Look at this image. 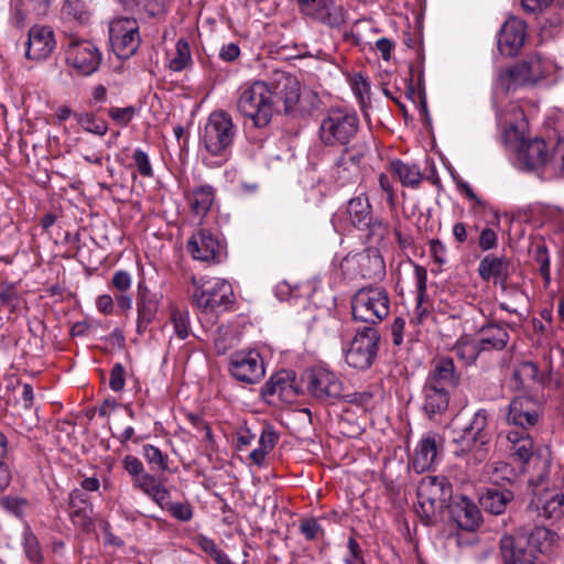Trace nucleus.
I'll return each instance as SVG.
<instances>
[{"instance_id":"nucleus-11","label":"nucleus","mask_w":564,"mask_h":564,"mask_svg":"<svg viewBox=\"0 0 564 564\" xmlns=\"http://www.w3.org/2000/svg\"><path fill=\"white\" fill-rule=\"evenodd\" d=\"M366 142L355 143L344 148L328 173L329 182L336 187L355 184L360 176V164L368 152Z\"/></svg>"},{"instance_id":"nucleus-48","label":"nucleus","mask_w":564,"mask_h":564,"mask_svg":"<svg viewBox=\"0 0 564 564\" xmlns=\"http://www.w3.org/2000/svg\"><path fill=\"white\" fill-rule=\"evenodd\" d=\"M22 544L24 549V553L29 561L32 563H41L43 560L42 550L40 543L30 529V527H25L22 534Z\"/></svg>"},{"instance_id":"nucleus-15","label":"nucleus","mask_w":564,"mask_h":564,"mask_svg":"<svg viewBox=\"0 0 564 564\" xmlns=\"http://www.w3.org/2000/svg\"><path fill=\"white\" fill-rule=\"evenodd\" d=\"M306 389L317 401L332 403L343 398L344 383L335 372L318 367L307 372Z\"/></svg>"},{"instance_id":"nucleus-38","label":"nucleus","mask_w":564,"mask_h":564,"mask_svg":"<svg viewBox=\"0 0 564 564\" xmlns=\"http://www.w3.org/2000/svg\"><path fill=\"white\" fill-rule=\"evenodd\" d=\"M300 83L296 78L288 76L284 78L280 90L274 94L275 106L281 101L286 115L294 113L300 101Z\"/></svg>"},{"instance_id":"nucleus-26","label":"nucleus","mask_w":564,"mask_h":564,"mask_svg":"<svg viewBox=\"0 0 564 564\" xmlns=\"http://www.w3.org/2000/svg\"><path fill=\"white\" fill-rule=\"evenodd\" d=\"M500 440H506L507 451L516 460L525 465L534 453V442L527 431L510 430L499 435Z\"/></svg>"},{"instance_id":"nucleus-18","label":"nucleus","mask_w":564,"mask_h":564,"mask_svg":"<svg viewBox=\"0 0 564 564\" xmlns=\"http://www.w3.org/2000/svg\"><path fill=\"white\" fill-rule=\"evenodd\" d=\"M163 300L162 292L152 291L143 281L137 289V333L143 335L155 319Z\"/></svg>"},{"instance_id":"nucleus-61","label":"nucleus","mask_w":564,"mask_h":564,"mask_svg":"<svg viewBox=\"0 0 564 564\" xmlns=\"http://www.w3.org/2000/svg\"><path fill=\"white\" fill-rule=\"evenodd\" d=\"M535 260L540 264V272L546 282L550 281V259L547 251L544 247L536 249Z\"/></svg>"},{"instance_id":"nucleus-14","label":"nucleus","mask_w":564,"mask_h":564,"mask_svg":"<svg viewBox=\"0 0 564 564\" xmlns=\"http://www.w3.org/2000/svg\"><path fill=\"white\" fill-rule=\"evenodd\" d=\"M109 41L118 58L132 56L140 45L138 21L133 18L113 19L109 25Z\"/></svg>"},{"instance_id":"nucleus-23","label":"nucleus","mask_w":564,"mask_h":564,"mask_svg":"<svg viewBox=\"0 0 564 564\" xmlns=\"http://www.w3.org/2000/svg\"><path fill=\"white\" fill-rule=\"evenodd\" d=\"M55 47L54 33L48 26L35 25L29 31L26 57L41 61L47 58Z\"/></svg>"},{"instance_id":"nucleus-55","label":"nucleus","mask_w":564,"mask_h":564,"mask_svg":"<svg viewBox=\"0 0 564 564\" xmlns=\"http://www.w3.org/2000/svg\"><path fill=\"white\" fill-rule=\"evenodd\" d=\"M122 465L124 470L131 476V481H134L135 478L145 471L142 462L133 455H126Z\"/></svg>"},{"instance_id":"nucleus-31","label":"nucleus","mask_w":564,"mask_h":564,"mask_svg":"<svg viewBox=\"0 0 564 564\" xmlns=\"http://www.w3.org/2000/svg\"><path fill=\"white\" fill-rule=\"evenodd\" d=\"M489 445L480 446L478 436L463 430L459 438L455 440L454 454L456 456H467V462L474 464L481 463L487 458Z\"/></svg>"},{"instance_id":"nucleus-17","label":"nucleus","mask_w":564,"mask_h":564,"mask_svg":"<svg viewBox=\"0 0 564 564\" xmlns=\"http://www.w3.org/2000/svg\"><path fill=\"white\" fill-rule=\"evenodd\" d=\"M187 251L195 260L220 262L226 254V247L210 230L199 229L188 239Z\"/></svg>"},{"instance_id":"nucleus-22","label":"nucleus","mask_w":564,"mask_h":564,"mask_svg":"<svg viewBox=\"0 0 564 564\" xmlns=\"http://www.w3.org/2000/svg\"><path fill=\"white\" fill-rule=\"evenodd\" d=\"M540 419V405L532 398L519 395L509 404L507 422L521 427L522 431L534 426Z\"/></svg>"},{"instance_id":"nucleus-42","label":"nucleus","mask_w":564,"mask_h":564,"mask_svg":"<svg viewBox=\"0 0 564 564\" xmlns=\"http://www.w3.org/2000/svg\"><path fill=\"white\" fill-rule=\"evenodd\" d=\"M489 413L485 409H479L474 413L470 422L464 427V431L478 436L480 446L489 445L490 435L488 433Z\"/></svg>"},{"instance_id":"nucleus-34","label":"nucleus","mask_w":564,"mask_h":564,"mask_svg":"<svg viewBox=\"0 0 564 564\" xmlns=\"http://www.w3.org/2000/svg\"><path fill=\"white\" fill-rule=\"evenodd\" d=\"M423 397V409L430 419H434L436 415H441L447 410L451 391H446L444 388H434L431 384H424Z\"/></svg>"},{"instance_id":"nucleus-46","label":"nucleus","mask_w":564,"mask_h":564,"mask_svg":"<svg viewBox=\"0 0 564 564\" xmlns=\"http://www.w3.org/2000/svg\"><path fill=\"white\" fill-rule=\"evenodd\" d=\"M62 17L84 24L89 20V11L82 0H65L62 6Z\"/></svg>"},{"instance_id":"nucleus-63","label":"nucleus","mask_w":564,"mask_h":564,"mask_svg":"<svg viewBox=\"0 0 564 564\" xmlns=\"http://www.w3.org/2000/svg\"><path fill=\"white\" fill-rule=\"evenodd\" d=\"M406 97L413 102H419L422 110L426 111V97L424 88L421 86L415 88L412 83H410L406 88Z\"/></svg>"},{"instance_id":"nucleus-6","label":"nucleus","mask_w":564,"mask_h":564,"mask_svg":"<svg viewBox=\"0 0 564 564\" xmlns=\"http://www.w3.org/2000/svg\"><path fill=\"white\" fill-rule=\"evenodd\" d=\"M547 535L546 528L535 527L529 534L519 531L516 535L502 536L500 549L505 564H535Z\"/></svg>"},{"instance_id":"nucleus-40","label":"nucleus","mask_w":564,"mask_h":564,"mask_svg":"<svg viewBox=\"0 0 564 564\" xmlns=\"http://www.w3.org/2000/svg\"><path fill=\"white\" fill-rule=\"evenodd\" d=\"M481 350H484L481 343L469 335L459 337L453 347V351L455 352L456 357L465 365L474 364Z\"/></svg>"},{"instance_id":"nucleus-24","label":"nucleus","mask_w":564,"mask_h":564,"mask_svg":"<svg viewBox=\"0 0 564 564\" xmlns=\"http://www.w3.org/2000/svg\"><path fill=\"white\" fill-rule=\"evenodd\" d=\"M459 383V375L456 371L454 361L449 357H442L434 361L424 384L434 388H444L453 391Z\"/></svg>"},{"instance_id":"nucleus-35","label":"nucleus","mask_w":564,"mask_h":564,"mask_svg":"<svg viewBox=\"0 0 564 564\" xmlns=\"http://www.w3.org/2000/svg\"><path fill=\"white\" fill-rule=\"evenodd\" d=\"M452 514L458 527L466 531L475 530L481 518L478 507L467 498H462L453 507Z\"/></svg>"},{"instance_id":"nucleus-52","label":"nucleus","mask_w":564,"mask_h":564,"mask_svg":"<svg viewBox=\"0 0 564 564\" xmlns=\"http://www.w3.org/2000/svg\"><path fill=\"white\" fill-rule=\"evenodd\" d=\"M107 113L117 124L126 127L134 118L137 109L133 106L111 107L107 110Z\"/></svg>"},{"instance_id":"nucleus-37","label":"nucleus","mask_w":564,"mask_h":564,"mask_svg":"<svg viewBox=\"0 0 564 564\" xmlns=\"http://www.w3.org/2000/svg\"><path fill=\"white\" fill-rule=\"evenodd\" d=\"M192 212L204 217L209 212L215 200V188L212 185L194 187L187 196Z\"/></svg>"},{"instance_id":"nucleus-64","label":"nucleus","mask_w":564,"mask_h":564,"mask_svg":"<svg viewBox=\"0 0 564 564\" xmlns=\"http://www.w3.org/2000/svg\"><path fill=\"white\" fill-rule=\"evenodd\" d=\"M497 245V234L490 229L485 228L479 236V248L484 251L495 248Z\"/></svg>"},{"instance_id":"nucleus-8","label":"nucleus","mask_w":564,"mask_h":564,"mask_svg":"<svg viewBox=\"0 0 564 564\" xmlns=\"http://www.w3.org/2000/svg\"><path fill=\"white\" fill-rule=\"evenodd\" d=\"M390 296L383 288H362L351 299L355 321L376 325L390 313Z\"/></svg>"},{"instance_id":"nucleus-45","label":"nucleus","mask_w":564,"mask_h":564,"mask_svg":"<svg viewBox=\"0 0 564 564\" xmlns=\"http://www.w3.org/2000/svg\"><path fill=\"white\" fill-rule=\"evenodd\" d=\"M77 123L87 132L102 137L108 131L106 120L98 118L93 112L74 113Z\"/></svg>"},{"instance_id":"nucleus-60","label":"nucleus","mask_w":564,"mask_h":564,"mask_svg":"<svg viewBox=\"0 0 564 564\" xmlns=\"http://www.w3.org/2000/svg\"><path fill=\"white\" fill-rule=\"evenodd\" d=\"M430 252L433 258V260L438 264H444L446 259V247L443 242H441L438 239H432L430 241Z\"/></svg>"},{"instance_id":"nucleus-51","label":"nucleus","mask_w":564,"mask_h":564,"mask_svg":"<svg viewBox=\"0 0 564 564\" xmlns=\"http://www.w3.org/2000/svg\"><path fill=\"white\" fill-rule=\"evenodd\" d=\"M163 510H167L175 519L186 522L193 518V510L187 502H170V498L164 506H160Z\"/></svg>"},{"instance_id":"nucleus-62","label":"nucleus","mask_w":564,"mask_h":564,"mask_svg":"<svg viewBox=\"0 0 564 564\" xmlns=\"http://www.w3.org/2000/svg\"><path fill=\"white\" fill-rule=\"evenodd\" d=\"M276 440L278 436L272 430L264 429L260 435L258 447L270 453L274 448Z\"/></svg>"},{"instance_id":"nucleus-41","label":"nucleus","mask_w":564,"mask_h":564,"mask_svg":"<svg viewBox=\"0 0 564 564\" xmlns=\"http://www.w3.org/2000/svg\"><path fill=\"white\" fill-rule=\"evenodd\" d=\"M390 171L400 180L403 186L415 187L422 181V173L416 164H408L395 160L390 163Z\"/></svg>"},{"instance_id":"nucleus-29","label":"nucleus","mask_w":564,"mask_h":564,"mask_svg":"<svg viewBox=\"0 0 564 564\" xmlns=\"http://www.w3.org/2000/svg\"><path fill=\"white\" fill-rule=\"evenodd\" d=\"M518 65H514L510 68L501 69L497 73L494 86H492V105L497 109L496 113L499 112H508L510 105L506 110H500L498 108V99L500 95L507 94L510 90H514L518 86L527 85L523 76L519 74Z\"/></svg>"},{"instance_id":"nucleus-50","label":"nucleus","mask_w":564,"mask_h":564,"mask_svg":"<svg viewBox=\"0 0 564 564\" xmlns=\"http://www.w3.org/2000/svg\"><path fill=\"white\" fill-rule=\"evenodd\" d=\"M538 373L536 365L531 361H525L514 370L513 378L519 382L518 388H524L530 381L538 379Z\"/></svg>"},{"instance_id":"nucleus-4","label":"nucleus","mask_w":564,"mask_h":564,"mask_svg":"<svg viewBox=\"0 0 564 564\" xmlns=\"http://www.w3.org/2000/svg\"><path fill=\"white\" fill-rule=\"evenodd\" d=\"M237 111L258 128L268 126L275 111L274 93L262 80L247 82L237 89Z\"/></svg>"},{"instance_id":"nucleus-10","label":"nucleus","mask_w":564,"mask_h":564,"mask_svg":"<svg viewBox=\"0 0 564 564\" xmlns=\"http://www.w3.org/2000/svg\"><path fill=\"white\" fill-rule=\"evenodd\" d=\"M192 283L194 285L193 304L204 313H210L217 308H227L232 303V288L224 279L210 278L198 281L193 276Z\"/></svg>"},{"instance_id":"nucleus-2","label":"nucleus","mask_w":564,"mask_h":564,"mask_svg":"<svg viewBox=\"0 0 564 564\" xmlns=\"http://www.w3.org/2000/svg\"><path fill=\"white\" fill-rule=\"evenodd\" d=\"M330 220L335 231L339 234L357 229L368 239L381 240L388 232V224L373 214L372 205L365 193L340 206Z\"/></svg>"},{"instance_id":"nucleus-44","label":"nucleus","mask_w":564,"mask_h":564,"mask_svg":"<svg viewBox=\"0 0 564 564\" xmlns=\"http://www.w3.org/2000/svg\"><path fill=\"white\" fill-rule=\"evenodd\" d=\"M192 64V54L188 42L178 39L175 44V52L169 61V67L173 72H182Z\"/></svg>"},{"instance_id":"nucleus-12","label":"nucleus","mask_w":564,"mask_h":564,"mask_svg":"<svg viewBox=\"0 0 564 564\" xmlns=\"http://www.w3.org/2000/svg\"><path fill=\"white\" fill-rule=\"evenodd\" d=\"M343 272L351 279L380 281L386 275V263L377 248H367L361 252L346 256L340 264Z\"/></svg>"},{"instance_id":"nucleus-47","label":"nucleus","mask_w":564,"mask_h":564,"mask_svg":"<svg viewBox=\"0 0 564 564\" xmlns=\"http://www.w3.org/2000/svg\"><path fill=\"white\" fill-rule=\"evenodd\" d=\"M142 454L152 470L163 473L169 469V456L159 447L145 444L142 447Z\"/></svg>"},{"instance_id":"nucleus-30","label":"nucleus","mask_w":564,"mask_h":564,"mask_svg":"<svg viewBox=\"0 0 564 564\" xmlns=\"http://www.w3.org/2000/svg\"><path fill=\"white\" fill-rule=\"evenodd\" d=\"M518 70L523 76L525 84H534L555 72V64L540 55H534L518 63Z\"/></svg>"},{"instance_id":"nucleus-21","label":"nucleus","mask_w":564,"mask_h":564,"mask_svg":"<svg viewBox=\"0 0 564 564\" xmlns=\"http://www.w3.org/2000/svg\"><path fill=\"white\" fill-rule=\"evenodd\" d=\"M527 24L519 18H509L498 33V50L502 55L516 56L524 45Z\"/></svg>"},{"instance_id":"nucleus-59","label":"nucleus","mask_w":564,"mask_h":564,"mask_svg":"<svg viewBox=\"0 0 564 564\" xmlns=\"http://www.w3.org/2000/svg\"><path fill=\"white\" fill-rule=\"evenodd\" d=\"M111 284L116 290L123 293L131 288V274L123 270L116 271L112 275Z\"/></svg>"},{"instance_id":"nucleus-20","label":"nucleus","mask_w":564,"mask_h":564,"mask_svg":"<svg viewBox=\"0 0 564 564\" xmlns=\"http://www.w3.org/2000/svg\"><path fill=\"white\" fill-rule=\"evenodd\" d=\"M529 509L544 518L558 519L564 514V494L557 488H542L541 485H536Z\"/></svg>"},{"instance_id":"nucleus-25","label":"nucleus","mask_w":564,"mask_h":564,"mask_svg":"<svg viewBox=\"0 0 564 564\" xmlns=\"http://www.w3.org/2000/svg\"><path fill=\"white\" fill-rule=\"evenodd\" d=\"M93 505L83 490L76 488L69 494L68 513L74 525L89 531L94 527Z\"/></svg>"},{"instance_id":"nucleus-58","label":"nucleus","mask_w":564,"mask_h":564,"mask_svg":"<svg viewBox=\"0 0 564 564\" xmlns=\"http://www.w3.org/2000/svg\"><path fill=\"white\" fill-rule=\"evenodd\" d=\"M551 162L556 170L564 176V133L558 137L553 149Z\"/></svg>"},{"instance_id":"nucleus-19","label":"nucleus","mask_w":564,"mask_h":564,"mask_svg":"<svg viewBox=\"0 0 564 564\" xmlns=\"http://www.w3.org/2000/svg\"><path fill=\"white\" fill-rule=\"evenodd\" d=\"M301 12L330 28L345 23L346 11L333 0H297Z\"/></svg>"},{"instance_id":"nucleus-33","label":"nucleus","mask_w":564,"mask_h":564,"mask_svg":"<svg viewBox=\"0 0 564 564\" xmlns=\"http://www.w3.org/2000/svg\"><path fill=\"white\" fill-rule=\"evenodd\" d=\"M134 489L145 494L159 506H164L170 498V490L152 474L144 471L132 481Z\"/></svg>"},{"instance_id":"nucleus-28","label":"nucleus","mask_w":564,"mask_h":564,"mask_svg":"<svg viewBox=\"0 0 564 564\" xmlns=\"http://www.w3.org/2000/svg\"><path fill=\"white\" fill-rule=\"evenodd\" d=\"M437 438L436 433L430 432L417 443L411 460L416 473H423L433 466L437 456Z\"/></svg>"},{"instance_id":"nucleus-16","label":"nucleus","mask_w":564,"mask_h":564,"mask_svg":"<svg viewBox=\"0 0 564 564\" xmlns=\"http://www.w3.org/2000/svg\"><path fill=\"white\" fill-rule=\"evenodd\" d=\"M228 370L238 381L256 384L265 375L263 359L257 350H239L231 354Z\"/></svg>"},{"instance_id":"nucleus-7","label":"nucleus","mask_w":564,"mask_h":564,"mask_svg":"<svg viewBox=\"0 0 564 564\" xmlns=\"http://www.w3.org/2000/svg\"><path fill=\"white\" fill-rule=\"evenodd\" d=\"M452 485L445 477L426 476L417 486V508L420 518L429 523L436 512L442 511L451 500Z\"/></svg>"},{"instance_id":"nucleus-13","label":"nucleus","mask_w":564,"mask_h":564,"mask_svg":"<svg viewBox=\"0 0 564 564\" xmlns=\"http://www.w3.org/2000/svg\"><path fill=\"white\" fill-rule=\"evenodd\" d=\"M65 57L67 64L83 76L97 72L102 59L99 48L93 42L75 35L67 36Z\"/></svg>"},{"instance_id":"nucleus-9","label":"nucleus","mask_w":564,"mask_h":564,"mask_svg":"<svg viewBox=\"0 0 564 564\" xmlns=\"http://www.w3.org/2000/svg\"><path fill=\"white\" fill-rule=\"evenodd\" d=\"M380 334L377 328L365 326L343 348L346 364L357 370H367L375 362Z\"/></svg>"},{"instance_id":"nucleus-49","label":"nucleus","mask_w":564,"mask_h":564,"mask_svg":"<svg viewBox=\"0 0 564 564\" xmlns=\"http://www.w3.org/2000/svg\"><path fill=\"white\" fill-rule=\"evenodd\" d=\"M122 4L129 9L143 11L151 17L159 15L164 12L165 0H120Z\"/></svg>"},{"instance_id":"nucleus-39","label":"nucleus","mask_w":564,"mask_h":564,"mask_svg":"<svg viewBox=\"0 0 564 564\" xmlns=\"http://www.w3.org/2000/svg\"><path fill=\"white\" fill-rule=\"evenodd\" d=\"M482 349L494 348L497 350L503 349L509 341V334L507 329L499 324L484 325L479 330Z\"/></svg>"},{"instance_id":"nucleus-56","label":"nucleus","mask_w":564,"mask_h":564,"mask_svg":"<svg viewBox=\"0 0 564 564\" xmlns=\"http://www.w3.org/2000/svg\"><path fill=\"white\" fill-rule=\"evenodd\" d=\"M124 368L121 364L113 365L109 379V387L112 391L119 392L124 388Z\"/></svg>"},{"instance_id":"nucleus-27","label":"nucleus","mask_w":564,"mask_h":564,"mask_svg":"<svg viewBox=\"0 0 564 564\" xmlns=\"http://www.w3.org/2000/svg\"><path fill=\"white\" fill-rule=\"evenodd\" d=\"M262 395L265 399L274 395L282 402L292 403L297 397L294 380L290 372L281 371L270 377L262 387Z\"/></svg>"},{"instance_id":"nucleus-1","label":"nucleus","mask_w":564,"mask_h":564,"mask_svg":"<svg viewBox=\"0 0 564 564\" xmlns=\"http://www.w3.org/2000/svg\"><path fill=\"white\" fill-rule=\"evenodd\" d=\"M498 124L503 130L506 142L519 151V158L530 169L544 165L549 154L544 140L535 138L528 140V120L518 105H511L508 112H497Z\"/></svg>"},{"instance_id":"nucleus-5","label":"nucleus","mask_w":564,"mask_h":564,"mask_svg":"<svg viewBox=\"0 0 564 564\" xmlns=\"http://www.w3.org/2000/svg\"><path fill=\"white\" fill-rule=\"evenodd\" d=\"M359 117L356 111L332 107L322 116L318 139L326 147H347L359 130Z\"/></svg>"},{"instance_id":"nucleus-3","label":"nucleus","mask_w":564,"mask_h":564,"mask_svg":"<svg viewBox=\"0 0 564 564\" xmlns=\"http://www.w3.org/2000/svg\"><path fill=\"white\" fill-rule=\"evenodd\" d=\"M236 135L237 126L227 111L210 112L200 138L204 148L203 162L209 167L223 166L231 156Z\"/></svg>"},{"instance_id":"nucleus-57","label":"nucleus","mask_w":564,"mask_h":564,"mask_svg":"<svg viewBox=\"0 0 564 564\" xmlns=\"http://www.w3.org/2000/svg\"><path fill=\"white\" fill-rule=\"evenodd\" d=\"M347 549L348 554L345 556L346 564H365L361 547L354 538L348 539Z\"/></svg>"},{"instance_id":"nucleus-54","label":"nucleus","mask_w":564,"mask_h":564,"mask_svg":"<svg viewBox=\"0 0 564 564\" xmlns=\"http://www.w3.org/2000/svg\"><path fill=\"white\" fill-rule=\"evenodd\" d=\"M133 162L139 171V173L144 177H151L153 175V170L151 162L149 160L148 154L141 150L135 149L132 154Z\"/></svg>"},{"instance_id":"nucleus-43","label":"nucleus","mask_w":564,"mask_h":564,"mask_svg":"<svg viewBox=\"0 0 564 564\" xmlns=\"http://www.w3.org/2000/svg\"><path fill=\"white\" fill-rule=\"evenodd\" d=\"M172 325L173 335L172 338L184 340L188 337L191 330L189 314L186 310H181L177 306L170 307L169 323L165 325Z\"/></svg>"},{"instance_id":"nucleus-53","label":"nucleus","mask_w":564,"mask_h":564,"mask_svg":"<svg viewBox=\"0 0 564 564\" xmlns=\"http://www.w3.org/2000/svg\"><path fill=\"white\" fill-rule=\"evenodd\" d=\"M299 530L307 541H313L324 535V529L315 518L302 519Z\"/></svg>"},{"instance_id":"nucleus-36","label":"nucleus","mask_w":564,"mask_h":564,"mask_svg":"<svg viewBox=\"0 0 564 564\" xmlns=\"http://www.w3.org/2000/svg\"><path fill=\"white\" fill-rule=\"evenodd\" d=\"M514 498L509 489L488 488L479 499L480 506L492 514H502Z\"/></svg>"},{"instance_id":"nucleus-32","label":"nucleus","mask_w":564,"mask_h":564,"mask_svg":"<svg viewBox=\"0 0 564 564\" xmlns=\"http://www.w3.org/2000/svg\"><path fill=\"white\" fill-rule=\"evenodd\" d=\"M478 273L482 280H495L505 288L509 275V261L503 256L487 254L479 262Z\"/></svg>"}]
</instances>
